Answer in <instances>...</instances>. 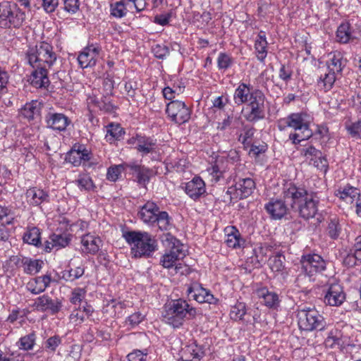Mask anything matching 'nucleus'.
Wrapping results in <instances>:
<instances>
[{
    "label": "nucleus",
    "instance_id": "39",
    "mask_svg": "<svg viewBox=\"0 0 361 361\" xmlns=\"http://www.w3.org/2000/svg\"><path fill=\"white\" fill-rule=\"evenodd\" d=\"M341 226L337 218L331 219L326 228L327 235L333 240L337 239L341 233Z\"/></svg>",
    "mask_w": 361,
    "mask_h": 361
},
{
    "label": "nucleus",
    "instance_id": "57",
    "mask_svg": "<svg viewBox=\"0 0 361 361\" xmlns=\"http://www.w3.org/2000/svg\"><path fill=\"white\" fill-rule=\"evenodd\" d=\"M243 131L244 133L240 135L238 140L244 145H248L254 135L255 129L246 126L243 128Z\"/></svg>",
    "mask_w": 361,
    "mask_h": 361
},
{
    "label": "nucleus",
    "instance_id": "12",
    "mask_svg": "<svg viewBox=\"0 0 361 361\" xmlns=\"http://www.w3.org/2000/svg\"><path fill=\"white\" fill-rule=\"evenodd\" d=\"M256 188L255 181L250 178H239L234 186L230 187L227 193L233 195L235 198L240 200L250 196Z\"/></svg>",
    "mask_w": 361,
    "mask_h": 361
},
{
    "label": "nucleus",
    "instance_id": "29",
    "mask_svg": "<svg viewBox=\"0 0 361 361\" xmlns=\"http://www.w3.org/2000/svg\"><path fill=\"white\" fill-rule=\"evenodd\" d=\"M135 147L142 155H146L154 151L156 142L149 137L139 136L137 146Z\"/></svg>",
    "mask_w": 361,
    "mask_h": 361
},
{
    "label": "nucleus",
    "instance_id": "52",
    "mask_svg": "<svg viewBox=\"0 0 361 361\" xmlns=\"http://www.w3.org/2000/svg\"><path fill=\"white\" fill-rule=\"evenodd\" d=\"M95 103L100 110L105 112H111L114 110V105L111 104V98L108 94L103 96L100 100H95Z\"/></svg>",
    "mask_w": 361,
    "mask_h": 361
},
{
    "label": "nucleus",
    "instance_id": "25",
    "mask_svg": "<svg viewBox=\"0 0 361 361\" xmlns=\"http://www.w3.org/2000/svg\"><path fill=\"white\" fill-rule=\"evenodd\" d=\"M27 202L34 206H38L42 202H49V195L47 192L37 188H32L27 190Z\"/></svg>",
    "mask_w": 361,
    "mask_h": 361
},
{
    "label": "nucleus",
    "instance_id": "3",
    "mask_svg": "<svg viewBox=\"0 0 361 361\" xmlns=\"http://www.w3.org/2000/svg\"><path fill=\"white\" fill-rule=\"evenodd\" d=\"M123 236L131 245V255L135 258L149 257L157 250V240L147 232L127 231Z\"/></svg>",
    "mask_w": 361,
    "mask_h": 361
},
{
    "label": "nucleus",
    "instance_id": "47",
    "mask_svg": "<svg viewBox=\"0 0 361 361\" xmlns=\"http://www.w3.org/2000/svg\"><path fill=\"white\" fill-rule=\"evenodd\" d=\"M156 222L161 231H166L169 228L170 224V218L166 212H159L157 215Z\"/></svg>",
    "mask_w": 361,
    "mask_h": 361
},
{
    "label": "nucleus",
    "instance_id": "59",
    "mask_svg": "<svg viewBox=\"0 0 361 361\" xmlns=\"http://www.w3.org/2000/svg\"><path fill=\"white\" fill-rule=\"evenodd\" d=\"M61 343V338L59 336L55 335L49 338L45 342V348L54 352L56 348Z\"/></svg>",
    "mask_w": 361,
    "mask_h": 361
},
{
    "label": "nucleus",
    "instance_id": "53",
    "mask_svg": "<svg viewBox=\"0 0 361 361\" xmlns=\"http://www.w3.org/2000/svg\"><path fill=\"white\" fill-rule=\"evenodd\" d=\"M35 342V334L34 333L30 334L22 337L20 339V349L25 350H31Z\"/></svg>",
    "mask_w": 361,
    "mask_h": 361
},
{
    "label": "nucleus",
    "instance_id": "16",
    "mask_svg": "<svg viewBox=\"0 0 361 361\" xmlns=\"http://www.w3.org/2000/svg\"><path fill=\"white\" fill-rule=\"evenodd\" d=\"M188 295L200 303L207 302L214 304L216 299L209 290L205 289L200 283H194L188 289Z\"/></svg>",
    "mask_w": 361,
    "mask_h": 361
},
{
    "label": "nucleus",
    "instance_id": "54",
    "mask_svg": "<svg viewBox=\"0 0 361 361\" xmlns=\"http://www.w3.org/2000/svg\"><path fill=\"white\" fill-rule=\"evenodd\" d=\"M13 216L11 209L8 207L0 206V223L4 225H10L13 221Z\"/></svg>",
    "mask_w": 361,
    "mask_h": 361
},
{
    "label": "nucleus",
    "instance_id": "45",
    "mask_svg": "<svg viewBox=\"0 0 361 361\" xmlns=\"http://www.w3.org/2000/svg\"><path fill=\"white\" fill-rule=\"evenodd\" d=\"M42 263V261L39 260L26 259L24 262V271L29 274H35L40 270Z\"/></svg>",
    "mask_w": 361,
    "mask_h": 361
},
{
    "label": "nucleus",
    "instance_id": "38",
    "mask_svg": "<svg viewBox=\"0 0 361 361\" xmlns=\"http://www.w3.org/2000/svg\"><path fill=\"white\" fill-rule=\"evenodd\" d=\"M52 247L57 249L67 246L71 240L70 235L67 233L56 234L53 233L49 236Z\"/></svg>",
    "mask_w": 361,
    "mask_h": 361
},
{
    "label": "nucleus",
    "instance_id": "6",
    "mask_svg": "<svg viewBox=\"0 0 361 361\" xmlns=\"http://www.w3.org/2000/svg\"><path fill=\"white\" fill-rule=\"evenodd\" d=\"M25 20V13L16 4L10 1L0 2V27L19 28Z\"/></svg>",
    "mask_w": 361,
    "mask_h": 361
},
{
    "label": "nucleus",
    "instance_id": "18",
    "mask_svg": "<svg viewBox=\"0 0 361 361\" xmlns=\"http://www.w3.org/2000/svg\"><path fill=\"white\" fill-rule=\"evenodd\" d=\"M47 127L54 130L64 131L70 124V119L63 114L49 112L45 116Z\"/></svg>",
    "mask_w": 361,
    "mask_h": 361
},
{
    "label": "nucleus",
    "instance_id": "19",
    "mask_svg": "<svg viewBox=\"0 0 361 361\" xmlns=\"http://www.w3.org/2000/svg\"><path fill=\"white\" fill-rule=\"evenodd\" d=\"M256 295L260 300V302L269 308L276 309L280 304L279 295L270 291L267 287L257 288L255 290Z\"/></svg>",
    "mask_w": 361,
    "mask_h": 361
},
{
    "label": "nucleus",
    "instance_id": "58",
    "mask_svg": "<svg viewBox=\"0 0 361 361\" xmlns=\"http://www.w3.org/2000/svg\"><path fill=\"white\" fill-rule=\"evenodd\" d=\"M312 165L315 166L317 169L320 171H323L326 173L328 170L329 162L326 158V157L321 152V157H317L312 161Z\"/></svg>",
    "mask_w": 361,
    "mask_h": 361
},
{
    "label": "nucleus",
    "instance_id": "63",
    "mask_svg": "<svg viewBox=\"0 0 361 361\" xmlns=\"http://www.w3.org/2000/svg\"><path fill=\"white\" fill-rule=\"evenodd\" d=\"M156 58L163 59L169 54V49L165 45L157 44L152 49Z\"/></svg>",
    "mask_w": 361,
    "mask_h": 361
},
{
    "label": "nucleus",
    "instance_id": "7",
    "mask_svg": "<svg viewBox=\"0 0 361 361\" xmlns=\"http://www.w3.org/2000/svg\"><path fill=\"white\" fill-rule=\"evenodd\" d=\"M291 190L292 183H286L283 187L281 197L271 198L264 204V209L271 219L281 220L289 214L290 210H293L287 201L288 192Z\"/></svg>",
    "mask_w": 361,
    "mask_h": 361
},
{
    "label": "nucleus",
    "instance_id": "30",
    "mask_svg": "<svg viewBox=\"0 0 361 361\" xmlns=\"http://www.w3.org/2000/svg\"><path fill=\"white\" fill-rule=\"evenodd\" d=\"M228 160L224 157H221L216 159L214 164L211 168V174L216 179V181L219 180L221 178L224 177V173L227 170Z\"/></svg>",
    "mask_w": 361,
    "mask_h": 361
},
{
    "label": "nucleus",
    "instance_id": "49",
    "mask_svg": "<svg viewBox=\"0 0 361 361\" xmlns=\"http://www.w3.org/2000/svg\"><path fill=\"white\" fill-rule=\"evenodd\" d=\"M122 171H124L123 164L110 166L107 170L106 179L115 182L118 179Z\"/></svg>",
    "mask_w": 361,
    "mask_h": 361
},
{
    "label": "nucleus",
    "instance_id": "42",
    "mask_svg": "<svg viewBox=\"0 0 361 361\" xmlns=\"http://www.w3.org/2000/svg\"><path fill=\"white\" fill-rule=\"evenodd\" d=\"M246 313V305L244 302H238L230 312V317L233 320H240Z\"/></svg>",
    "mask_w": 361,
    "mask_h": 361
},
{
    "label": "nucleus",
    "instance_id": "14",
    "mask_svg": "<svg viewBox=\"0 0 361 361\" xmlns=\"http://www.w3.org/2000/svg\"><path fill=\"white\" fill-rule=\"evenodd\" d=\"M61 302L58 299L53 300L47 295H43L34 300L32 307L40 312H49L52 314L58 313L61 308Z\"/></svg>",
    "mask_w": 361,
    "mask_h": 361
},
{
    "label": "nucleus",
    "instance_id": "23",
    "mask_svg": "<svg viewBox=\"0 0 361 361\" xmlns=\"http://www.w3.org/2000/svg\"><path fill=\"white\" fill-rule=\"evenodd\" d=\"M159 212V207L154 202L148 201L141 207L138 215L145 223L152 224L157 220Z\"/></svg>",
    "mask_w": 361,
    "mask_h": 361
},
{
    "label": "nucleus",
    "instance_id": "5",
    "mask_svg": "<svg viewBox=\"0 0 361 361\" xmlns=\"http://www.w3.org/2000/svg\"><path fill=\"white\" fill-rule=\"evenodd\" d=\"M26 59L32 68L42 66L50 68L56 60V54L51 44L42 42L29 48L26 52Z\"/></svg>",
    "mask_w": 361,
    "mask_h": 361
},
{
    "label": "nucleus",
    "instance_id": "27",
    "mask_svg": "<svg viewBox=\"0 0 361 361\" xmlns=\"http://www.w3.org/2000/svg\"><path fill=\"white\" fill-rule=\"evenodd\" d=\"M40 103L37 100H32L26 103L20 110V115L28 121L33 120L40 114Z\"/></svg>",
    "mask_w": 361,
    "mask_h": 361
},
{
    "label": "nucleus",
    "instance_id": "46",
    "mask_svg": "<svg viewBox=\"0 0 361 361\" xmlns=\"http://www.w3.org/2000/svg\"><path fill=\"white\" fill-rule=\"evenodd\" d=\"M321 152H322L320 150L317 149L312 145L301 149V154L306 159V160H310V164H312V161L314 160L315 158L321 157Z\"/></svg>",
    "mask_w": 361,
    "mask_h": 361
},
{
    "label": "nucleus",
    "instance_id": "2",
    "mask_svg": "<svg viewBox=\"0 0 361 361\" xmlns=\"http://www.w3.org/2000/svg\"><path fill=\"white\" fill-rule=\"evenodd\" d=\"M197 314L195 308L186 300L178 299L166 304L162 312V320L173 328H179L185 319H192Z\"/></svg>",
    "mask_w": 361,
    "mask_h": 361
},
{
    "label": "nucleus",
    "instance_id": "60",
    "mask_svg": "<svg viewBox=\"0 0 361 361\" xmlns=\"http://www.w3.org/2000/svg\"><path fill=\"white\" fill-rule=\"evenodd\" d=\"M267 43L255 41V48L257 52V57L261 61H263L267 56Z\"/></svg>",
    "mask_w": 361,
    "mask_h": 361
},
{
    "label": "nucleus",
    "instance_id": "50",
    "mask_svg": "<svg viewBox=\"0 0 361 361\" xmlns=\"http://www.w3.org/2000/svg\"><path fill=\"white\" fill-rule=\"evenodd\" d=\"M188 351L196 361H200L204 356V350L202 345H197L196 342L188 346Z\"/></svg>",
    "mask_w": 361,
    "mask_h": 361
},
{
    "label": "nucleus",
    "instance_id": "17",
    "mask_svg": "<svg viewBox=\"0 0 361 361\" xmlns=\"http://www.w3.org/2000/svg\"><path fill=\"white\" fill-rule=\"evenodd\" d=\"M90 153L83 145H74L73 148L67 154L66 161L73 166H80L90 159Z\"/></svg>",
    "mask_w": 361,
    "mask_h": 361
},
{
    "label": "nucleus",
    "instance_id": "41",
    "mask_svg": "<svg viewBox=\"0 0 361 361\" xmlns=\"http://www.w3.org/2000/svg\"><path fill=\"white\" fill-rule=\"evenodd\" d=\"M126 6L127 3L123 1L111 4L110 6L111 15L117 18L124 17L127 13Z\"/></svg>",
    "mask_w": 361,
    "mask_h": 361
},
{
    "label": "nucleus",
    "instance_id": "34",
    "mask_svg": "<svg viewBox=\"0 0 361 361\" xmlns=\"http://www.w3.org/2000/svg\"><path fill=\"white\" fill-rule=\"evenodd\" d=\"M40 239L39 230L36 227L28 228L23 235V241L35 246H38L41 244Z\"/></svg>",
    "mask_w": 361,
    "mask_h": 361
},
{
    "label": "nucleus",
    "instance_id": "43",
    "mask_svg": "<svg viewBox=\"0 0 361 361\" xmlns=\"http://www.w3.org/2000/svg\"><path fill=\"white\" fill-rule=\"evenodd\" d=\"M135 175L138 184L145 186L149 181L152 171L142 166Z\"/></svg>",
    "mask_w": 361,
    "mask_h": 361
},
{
    "label": "nucleus",
    "instance_id": "37",
    "mask_svg": "<svg viewBox=\"0 0 361 361\" xmlns=\"http://www.w3.org/2000/svg\"><path fill=\"white\" fill-rule=\"evenodd\" d=\"M336 77L334 73L326 72L324 75H321L317 85L324 91H328L332 87Z\"/></svg>",
    "mask_w": 361,
    "mask_h": 361
},
{
    "label": "nucleus",
    "instance_id": "40",
    "mask_svg": "<svg viewBox=\"0 0 361 361\" xmlns=\"http://www.w3.org/2000/svg\"><path fill=\"white\" fill-rule=\"evenodd\" d=\"M85 272L84 268L78 267L75 269H71L69 270H64L61 271V278L66 281H73L75 279L81 277Z\"/></svg>",
    "mask_w": 361,
    "mask_h": 361
},
{
    "label": "nucleus",
    "instance_id": "31",
    "mask_svg": "<svg viewBox=\"0 0 361 361\" xmlns=\"http://www.w3.org/2000/svg\"><path fill=\"white\" fill-rule=\"evenodd\" d=\"M336 195L339 198L353 202V201L360 196L359 190L355 187L347 185L344 187H341L336 191Z\"/></svg>",
    "mask_w": 361,
    "mask_h": 361
},
{
    "label": "nucleus",
    "instance_id": "32",
    "mask_svg": "<svg viewBox=\"0 0 361 361\" xmlns=\"http://www.w3.org/2000/svg\"><path fill=\"white\" fill-rule=\"evenodd\" d=\"M124 134L125 131L119 123H111L106 126V139L110 142L120 140L123 138Z\"/></svg>",
    "mask_w": 361,
    "mask_h": 361
},
{
    "label": "nucleus",
    "instance_id": "10",
    "mask_svg": "<svg viewBox=\"0 0 361 361\" xmlns=\"http://www.w3.org/2000/svg\"><path fill=\"white\" fill-rule=\"evenodd\" d=\"M264 101L265 96L261 90L257 89L252 90L249 100L247 102L250 109V112L245 116L247 121L255 123L264 118Z\"/></svg>",
    "mask_w": 361,
    "mask_h": 361
},
{
    "label": "nucleus",
    "instance_id": "24",
    "mask_svg": "<svg viewBox=\"0 0 361 361\" xmlns=\"http://www.w3.org/2000/svg\"><path fill=\"white\" fill-rule=\"evenodd\" d=\"M346 63L340 52L331 53L329 54V61L327 63L328 72L337 75L341 74L343 68Z\"/></svg>",
    "mask_w": 361,
    "mask_h": 361
},
{
    "label": "nucleus",
    "instance_id": "11",
    "mask_svg": "<svg viewBox=\"0 0 361 361\" xmlns=\"http://www.w3.org/2000/svg\"><path fill=\"white\" fill-rule=\"evenodd\" d=\"M166 113L169 118L178 125L188 122L191 116V110L185 102L178 99L172 100L167 104Z\"/></svg>",
    "mask_w": 361,
    "mask_h": 361
},
{
    "label": "nucleus",
    "instance_id": "61",
    "mask_svg": "<svg viewBox=\"0 0 361 361\" xmlns=\"http://www.w3.org/2000/svg\"><path fill=\"white\" fill-rule=\"evenodd\" d=\"M345 127L352 136L361 137V118L357 122L346 125Z\"/></svg>",
    "mask_w": 361,
    "mask_h": 361
},
{
    "label": "nucleus",
    "instance_id": "64",
    "mask_svg": "<svg viewBox=\"0 0 361 361\" xmlns=\"http://www.w3.org/2000/svg\"><path fill=\"white\" fill-rule=\"evenodd\" d=\"M147 355V350H145V352L140 350H134L128 355V359L129 361H145Z\"/></svg>",
    "mask_w": 361,
    "mask_h": 361
},
{
    "label": "nucleus",
    "instance_id": "36",
    "mask_svg": "<svg viewBox=\"0 0 361 361\" xmlns=\"http://www.w3.org/2000/svg\"><path fill=\"white\" fill-rule=\"evenodd\" d=\"M185 86L180 85H173V87H166L163 89L162 92L164 97L172 102V100H176L180 94L184 91Z\"/></svg>",
    "mask_w": 361,
    "mask_h": 361
},
{
    "label": "nucleus",
    "instance_id": "22",
    "mask_svg": "<svg viewBox=\"0 0 361 361\" xmlns=\"http://www.w3.org/2000/svg\"><path fill=\"white\" fill-rule=\"evenodd\" d=\"M185 191L190 198L196 200L206 192L204 182L200 177H195L185 184Z\"/></svg>",
    "mask_w": 361,
    "mask_h": 361
},
{
    "label": "nucleus",
    "instance_id": "1",
    "mask_svg": "<svg viewBox=\"0 0 361 361\" xmlns=\"http://www.w3.org/2000/svg\"><path fill=\"white\" fill-rule=\"evenodd\" d=\"M287 195L290 208L298 212L301 218L307 220L317 214L319 200L315 193L292 183V190L288 191Z\"/></svg>",
    "mask_w": 361,
    "mask_h": 361
},
{
    "label": "nucleus",
    "instance_id": "13",
    "mask_svg": "<svg viewBox=\"0 0 361 361\" xmlns=\"http://www.w3.org/2000/svg\"><path fill=\"white\" fill-rule=\"evenodd\" d=\"M302 269L309 276L321 272L326 269V262L322 257L317 254L303 255L300 260Z\"/></svg>",
    "mask_w": 361,
    "mask_h": 361
},
{
    "label": "nucleus",
    "instance_id": "4",
    "mask_svg": "<svg viewBox=\"0 0 361 361\" xmlns=\"http://www.w3.org/2000/svg\"><path fill=\"white\" fill-rule=\"evenodd\" d=\"M278 127L280 130L290 127L297 131L289 135V139L293 144H298L302 140L309 139L312 135L309 123L305 120V115L302 114H291L288 117L281 119L279 121Z\"/></svg>",
    "mask_w": 361,
    "mask_h": 361
},
{
    "label": "nucleus",
    "instance_id": "15",
    "mask_svg": "<svg viewBox=\"0 0 361 361\" xmlns=\"http://www.w3.org/2000/svg\"><path fill=\"white\" fill-rule=\"evenodd\" d=\"M345 300V293L343 288L339 283H331L324 298L326 305L338 307Z\"/></svg>",
    "mask_w": 361,
    "mask_h": 361
},
{
    "label": "nucleus",
    "instance_id": "9",
    "mask_svg": "<svg viewBox=\"0 0 361 361\" xmlns=\"http://www.w3.org/2000/svg\"><path fill=\"white\" fill-rule=\"evenodd\" d=\"M162 242L171 250L163 255L160 263L164 268L170 269L185 257L182 249L183 245H180L179 240L169 233L163 235Z\"/></svg>",
    "mask_w": 361,
    "mask_h": 361
},
{
    "label": "nucleus",
    "instance_id": "33",
    "mask_svg": "<svg viewBox=\"0 0 361 361\" xmlns=\"http://www.w3.org/2000/svg\"><path fill=\"white\" fill-rule=\"evenodd\" d=\"M226 231L227 232L226 238L225 240L226 244L229 247H240L244 241L240 238L239 231L235 227L227 228Z\"/></svg>",
    "mask_w": 361,
    "mask_h": 361
},
{
    "label": "nucleus",
    "instance_id": "26",
    "mask_svg": "<svg viewBox=\"0 0 361 361\" xmlns=\"http://www.w3.org/2000/svg\"><path fill=\"white\" fill-rule=\"evenodd\" d=\"M81 243L84 247V252L95 255L99 250L102 240L99 238L90 234L84 235Z\"/></svg>",
    "mask_w": 361,
    "mask_h": 361
},
{
    "label": "nucleus",
    "instance_id": "35",
    "mask_svg": "<svg viewBox=\"0 0 361 361\" xmlns=\"http://www.w3.org/2000/svg\"><path fill=\"white\" fill-rule=\"evenodd\" d=\"M352 33L349 23H342L339 25L336 31V40L342 44L349 42L351 39Z\"/></svg>",
    "mask_w": 361,
    "mask_h": 361
},
{
    "label": "nucleus",
    "instance_id": "21",
    "mask_svg": "<svg viewBox=\"0 0 361 361\" xmlns=\"http://www.w3.org/2000/svg\"><path fill=\"white\" fill-rule=\"evenodd\" d=\"M29 81L36 88H46L49 86L50 81L48 78V70L49 68L40 67L33 68Z\"/></svg>",
    "mask_w": 361,
    "mask_h": 361
},
{
    "label": "nucleus",
    "instance_id": "44",
    "mask_svg": "<svg viewBox=\"0 0 361 361\" xmlns=\"http://www.w3.org/2000/svg\"><path fill=\"white\" fill-rule=\"evenodd\" d=\"M284 257L281 255H276L271 257L269 259V264L271 269L275 272H279L284 268Z\"/></svg>",
    "mask_w": 361,
    "mask_h": 361
},
{
    "label": "nucleus",
    "instance_id": "56",
    "mask_svg": "<svg viewBox=\"0 0 361 361\" xmlns=\"http://www.w3.org/2000/svg\"><path fill=\"white\" fill-rule=\"evenodd\" d=\"M233 63L232 58L226 53H220L217 59V65L219 69H227Z\"/></svg>",
    "mask_w": 361,
    "mask_h": 361
},
{
    "label": "nucleus",
    "instance_id": "28",
    "mask_svg": "<svg viewBox=\"0 0 361 361\" xmlns=\"http://www.w3.org/2000/svg\"><path fill=\"white\" fill-rule=\"evenodd\" d=\"M252 87L245 83H240L235 91L233 99L235 103L238 105L247 103L252 93Z\"/></svg>",
    "mask_w": 361,
    "mask_h": 361
},
{
    "label": "nucleus",
    "instance_id": "51",
    "mask_svg": "<svg viewBox=\"0 0 361 361\" xmlns=\"http://www.w3.org/2000/svg\"><path fill=\"white\" fill-rule=\"evenodd\" d=\"M10 237V232L8 228H6V225H0V250L8 247L11 243L8 239Z\"/></svg>",
    "mask_w": 361,
    "mask_h": 361
},
{
    "label": "nucleus",
    "instance_id": "48",
    "mask_svg": "<svg viewBox=\"0 0 361 361\" xmlns=\"http://www.w3.org/2000/svg\"><path fill=\"white\" fill-rule=\"evenodd\" d=\"M341 337V333L338 329H332L325 340V345L330 348H334L336 345H340Z\"/></svg>",
    "mask_w": 361,
    "mask_h": 361
},
{
    "label": "nucleus",
    "instance_id": "8",
    "mask_svg": "<svg viewBox=\"0 0 361 361\" xmlns=\"http://www.w3.org/2000/svg\"><path fill=\"white\" fill-rule=\"evenodd\" d=\"M298 318L300 329L304 331H322L326 326L324 317L314 308L298 310Z\"/></svg>",
    "mask_w": 361,
    "mask_h": 361
},
{
    "label": "nucleus",
    "instance_id": "55",
    "mask_svg": "<svg viewBox=\"0 0 361 361\" xmlns=\"http://www.w3.org/2000/svg\"><path fill=\"white\" fill-rule=\"evenodd\" d=\"M75 183L80 188V190L90 191L94 187L92 180L87 176L80 177L78 180H75Z\"/></svg>",
    "mask_w": 361,
    "mask_h": 361
},
{
    "label": "nucleus",
    "instance_id": "20",
    "mask_svg": "<svg viewBox=\"0 0 361 361\" xmlns=\"http://www.w3.org/2000/svg\"><path fill=\"white\" fill-rule=\"evenodd\" d=\"M99 53V48L93 45L85 47L78 56L80 67L85 68L95 66Z\"/></svg>",
    "mask_w": 361,
    "mask_h": 361
},
{
    "label": "nucleus",
    "instance_id": "62",
    "mask_svg": "<svg viewBox=\"0 0 361 361\" xmlns=\"http://www.w3.org/2000/svg\"><path fill=\"white\" fill-rule=\"evenodd\" d=\"M292 74L293 71L290 66L285 64L281 65L279 73V78L281 80H283L286 82H288L289 80H290L292 78Z\"/></svg>",
    "mask_w": 361,
    "mask_h": 361
}]
</instances>
